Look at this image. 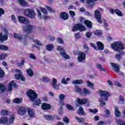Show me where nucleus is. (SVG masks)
Listing matches in <instances>:
<instances>
[{
	"instance_id": "obj_1",
	"label": "nucleus",
	"mask_w": 125,
	"mask_h": 125,
	"mask_svg": "<svg viewBox=\"0 0 125 125\" xmlns=\"http://www.w3.org/2000/svg\"><path fill=\"white\" fill-rule=\"evenodd\" d=\"M111 47L114 50V51H117L119 54H117L115 57L117 60H120L122 58L121 55H124L125 54V52L123 51L125 49V44L121 41H117L114 42L113 43H111Z\"/></svg>"
},
{
	"instance_id": "obj_2",
	"label": "nucleus",
	"mask_w": 125,
	"mask_h": 125,
	"mask_svg": "<svg viewBox=\"0 0 125 125\" xmlns=\"http://www.w3.org/2000/svg\"><path fill=\"white\" fill-rule=\"evenodd\" d=\"M26 94L30 101L33 102V106H38L39 107L42 104V100L40 99H38V94L34 90L30 89L27 91Z\"/></svg>"
},
{
	"instance_id": "obj_3",
	"label": "nucleus",
	"mask_w": 125,
	"mask_h": 125,
	"mask_svg": "<svg viewBox=\"0 0 125 125\" xmlns=\"http://www.w3.org/2000/svg\"><path fill=\"white\" fill-rule=\"evenodd\" d=\"M23 14L25 16H26V17H29L31 19L35 18V16H36V13H35L34 9L30 8L24 9L23 11Z\"/></svg>"
},
{
	"instance_id": "obj_4",
	"label": "nucleus",
	"mask_w": 125,
	"mask_h": 125,
	"mask_svg": "<svg viewBox=\"0 0 125 125\" xmlns=\"http://www.w3.org/2000/svg\"><path fill=\"white\" fill-rule=\"evenodd\" d=\"M75 90L76 92L77 93H80V95L82 96H83V95H85V94H90L91 92L90 91L87 90L86 88H84L83 89V91L82 90V88L79 87L78 85L75 86Z\"/></svg>"
},
{
	"instance_id": "obj_5",
	"label": "nucleus",
	"mask_w": 125,
	"mask_h": 125,
	"mask_svg": "<svg viewBox=\"0 0 125 125\" xmlns=\"http://www.w3.org/2000/svg\"><path fill=\"white\" fill-rule=\"evenodd\" d=\"M86 28L84 25H82V23H76L72 28V31L73 32H77V31H80V32H83V31H85Z\"/></svg>"
},
{
	"instance_id": "obj_6",
	"label": "nucleus",
	"mask_w": 125,
	"mask_h": 125,
	"mask_svg": "<svg viewBox=\"0 0 125 125\" xmlns=\"http://www.w3.org/2000/svg\"><path fill=\"white\" fill-rule=\"evenodd\" d=\"M99 93L101 98L103 100H104V101H108L109 96H110V93L105 90H99Z\"/></svg>"
},
{
	"instance_id": "obj_7",
	"label": "nucleus",
	"mask_w": 125,
	"mask_h": 125,
	"mask_svg": "<svg viewBox=\"0 0 125 125\" xmlns=\"http://www.w3.org/2000/svg\"><path fill=\"white\" fill-rule=\"evenodd\" d=\"M57 50L59 51H61L60 54H61V55L62 56V57H63V58H64V59H71V57L66 54L65 50L64 49V48H62L61 47V46H58L57 47Z\"/></svg>"
},
{
	"instance_id": "obj_8",
	"label": "nucleus",
	"mask_w": 125,
	"mask_h": 125,
	"mask_svg": "<svg viewBox=\"0 0 125 125\" xmlns=\"http://www.w3.org/2000/svg\"><path fill=\"white\" fill-rule=\"evenodd\" d=\"M33 29H34V27L31 24H27L22 26L23 32L26 33V34H31V33H33Z\"/></svg>"
},
{
	"instance_id": "obj_9",
	"label": "nucleus",
	"mask_w": 125,
	"mask_h": 125,
	"mask_svg": "<svg viewBox=\"0 0 125 125\" xmlns=\"http://www.w3.org/2000/svg\"><path fill=\"white\" fill-rule=\"evenodd\" d=\"M75 102L77 103L76 106L80 107L81 105H84L86 103H87V100L86 99H82L77 98L75 101Z\"/></svg>"
},
{
	"instance_id": "obj_10",
	"label": "nucleus",
	"mask_w": 125,
	"mask_h": 125,
	"mask_svg": "<svg viewBox=\"0 0 125 125\" xmlns=\"http://www.w3.org/2000/svg\"><path fill=\"white\" fill-rule=\"evenodd\" d=\"M77 54L78 55L77 57L78 62H83V60H85V57L86 56L85 53L80 51Z\"/></svg>"
},
{
	"instance_id": "obj_11",
	"label": "nucleus",
	"mask_w": 125,
	"mask_h": 125,
	"mask_svg": "<svg viewBox=\"0 0 125 125\" xmlns=\"http://www.w3.org/2000/svg\"><path fill=\"white\" fill-rule=\"evenodd\" d=\"M18 20L21 24H25V25H27V24L30 23L29 19L25 17L20 16L18 17Z\"/></svg>"
},
{
	"instance_id": "obj_12",
	"label": "nucleus",
	"mask_w": 125,
	"mask_h": 125,
	"mask_svg": "<svg viewBox=\"0 0 125 125\" xmlns=\"http://www.w3.org/2000/svg\"><path fill=\"white\" fill-rule=\"evenodd\" d=\"M95 17L99 24H102L103 21L101 19V14H100V12L98 10H95Z\"/></svg>"
},
{
	"instance_id": "obj_13",
	"label": "nucleus",
	"mask_w": 125,
	"mask_h": 125,
	"mask_svg": "<svg viewBox=\"0 0 125 125\" xmlns=\"http://www.w3.org/2000/svg\"><path fill=\"white\" fill-rule=\"evenodd\" d=\"M18 113L20 116H24V115H26V113H27V109L26 107L24 106H20L18 109Z\"/></svg>"
},
{
	"instance_id": "obj_14",
	"label": "nucleus",
	"mask_w": 125,
	"mask_h": 125,
	"mask_svg": "<svg viewBox=\"0 0 125 125\" xmlns=\"http://www.w3.org/2000/svg\"><path fill=\"white\" fill-rule=\"evenodd\" d=\"M12 86H14L15 88H17V84L15 83L14 81H12L11 82H10L8 85V91H12V90L13 89L12 88Z\"/></svg>"
},
{
	"instance_id": "obj_15",
	"label": "nucleus",
	"mask_w": 125,
	"mask_h": 125,
	"mask_svg": "<svg viewBox=\"0 0 125 125\" xmlns=\"http://www.w3.org/2000/svg\"><path fill=\"white\" fill-rule=\"evenodd\" d=\"M60 17L63 20H68L69 19V14L66 12H62L60 14Z\"/></svg>"
},
{
	"instance_id": "obj_16",
	"label": "nucleus",
	"mask_w": 125,
	"mask_h": 125,
	"mask_svg": "<svg viewBox=\"0 0 125 125\" xmlns=\"http://www.w3.org/2000/svg\"><path fill=\"white\" fill-rule=\"evenodd\" d=\"M41 108L42 110H49L51 109V105L49 104H47L45 103H43L42 104Z\"/></svg>"
},
{
	"instance_id": "obj_17",
	"label": "nucleus",
	"mask_w": 125,
	"mask_h": 125,
	"mask_svg": "<svg viewBox=\"0 0 125 125\" xmlns=\"http://www.w3.org/2000/svg\"><path fill=\"white\" fill-rule=\"evenodd\" d=\"M8 39V36L7 34H4L2 32H0V42H3L5 41Z\"/></svg>"
},
{
	"instance_id": "obj_18",
	"label": "nucleus",
	"mask_w": 125,
	"mask_h": 125,
	"mask_svg": "<svg viewBox=\"0 0 125 125\" xmlns=\"http://www.w3.org/2000/svg\"><path fill=\"white\" fill-rule=\"evenodd\" d=\"M64 99H65V95L61 94L59 96V102L60 105H64Z\"/></svg>"
},
{
	"instance_id": "obj_19",
	"label": "nucleus",
	"mask_w": 125,
	"mask_h": 125,
	"mask_svg": "<svg viewBox=\"0 0 125 125\" xmlns=\"http://www.w3.org/2000/svg\"><path fill=\"white\" fill-rule=\"evenodd\" d=\"M95 1H97V0H86V2L90 7H93L95 5Z\"/></svg>"
},
{
	"instance_id": "obj_20",
	"label": "nucleus",
	"mask_w": 125,
	"mask_h": 125,
	"mask_svg": "<svg viewBox=\"0 0 125 125\" xmlns=\"http://www.w3.org/2000/svg\"><path fill=\"white\" fill-rule=\"evenodd\" d=\"M114 110V114L116 117H117V118H120V117L122 116V114L121 113V111L119 110V107H118V106H115Z\"/></svg>"
},
{
	"instance_id": "obj_21",
	"label": "nucleus",
	"mask_w": 125,
	"mask_h": 125,
	"mask_svg": "<svg viewBox=\"0 0 125 125\" xmlns=\"http://www.w3.org/2000/svg\"><path fill=\"white\" fill-rule=\"evenodd\" d=\"M8 123V118L6 116L1 117L0 118V124H4Z\"/></svg>"
},
{
	"instance_id": "obj_22",
	"label": "nucleus",
	"mask_w": 125,
	"mask_h": 125,
	"mask_svg": "<svg viewBox=\"0 0 125 125\" xmlns=\"http://www.w3.org/2000/svg\"><path fill=\"white\" fill-rule=\"evenodd\" d=\"M84 23L85 25L87 28H89L90 29H92V22L88 20H85L84 21Z\"/></svg>"
},
{
	"instance_id": "obj_23",
	"label": "nucleus",
	"mask_w": 125,
	"mask_h": 125,
	"mask_svg": "<svg viewBox=\"0 0 125 125\" xmlns=\"http://www.w3.org/2000/svg\"><path fill=\"white\" fill-rule=\"evenodd\" d=\"M111 66L112 68L114 69V71L116 73H119V72H120V67H119V65H118L117 63L112 62Z\"/></svg>"
},
{
	"instance_id": "obj_24",
	"label": "nucleus",
	"mask_w": 125,
	"mask_h": 125,
	"mask_svg": "<svg viewBox=\"0 0 125 125\" xmlns=\"http://www.w3.org/2000/svg\"><path fill=\"white\" fill-rule=\"evenodd\" d=\"M78 115L80 116L82 115V116H85L86 114L84 113V110H83V108L82 106H80L78 109V111L77 112Z\"/></svg>"
},
{
	"instance_id": "obj_25",
	"label": "nucleus",
	"mask_w": 125,
	"mask_h": 125,
	"mask_svg": "<svg viewBox=\"0 0 125 125\" xmlns=\"http://www.w3.org/2000/svg\"><path fill=\"white\" fill-rule=\"evenodd\" d=\"M52 85L53 86V88L54 89H58L59 86L57 85V80L55 78L52 79Z\"/></svg>"
},
{
	"instance_id": "obj_26",
	"label": "nucleus",
	"mask_w": 125,
	"mask_h": 125,
	"mask_svg": "<svg viewBox=\"0 0 125 125\" xmlns=\"http://www.w3.org/2000/svg\"><path fill=\"white\" fill-rule=\"evenodd\" d=\"M28 114L30 118H35L36 114L31 108H28L27 110Z\"/></svg>"
},
{
	"instance_id": "obj_27",
	"label": "nucleus",
	"mask_w": 125,
	"mask_h": 125,
	"mask_svg": "<svg viewBox=\"0 0 125 125\" xmlns=\"http://www.w3.org/2000/svg\"><path fill=\"white\" fill-rule=\"evenodd\" d=\"M97 48L99 50H103L104 49V44H103V43L101 42H97Z\"/></svg>"
},
{
	"instance_id": "obj_28",
	"label": "nucleus",
	"mask_w": 125,
	"mask_h": 125,
	"mask_svg": "<svg viewBox=\"0 0 125 125\" xmlns=\"http://www.w3.org/2000/svg\"><path fill=\"white\" fill-rule=\"evenodd\" d=\"M72 83L73 84H83V81L82 79L74 80Z\"/></svg>"
},
{
	"instance_id": "obj_29",
	"label": "nucleus",
	"mask_w": 125,
	"mask_h": 125,
	"mask_svg": "<svg viewBox=\"0 0 125 125\" xmlns=\"http://www.w3.org/2000/svg\"><path fill=\"white\" fill-rule=\"evenodd\" d=\"M24 35H21L18 33H15L14 34V37L16 39H18V40H20V41H22L23 40V37H24Z\"/></svg>"
},
{
	"instance_id": "obj_30",
	"label": "nucleus",
	"mask_w": 125,
	"mask_h": 125,
	"mask_svg": "<svg viewBox=\"0 0 125 125\" xmlns=\"http://www.w3.org/2000/svg\"><path fill=\"white\" fill-rule=\"evenodd\" d=\"M46 48L48 51H52V49L54 48V46L52 44H48L46 46Z\"/></svg>"
},
{
	"instance_id": "obj_31",
	"label": "nucleus",
	"mask_w": 125,
	"mask_h": 125,
	"mask_svg": "<svg viewBox=\"0 0 125 125\" xmlns=\"http://www.w3.org/2000/svg\"><path fill=\"white\" fill-rule=\"evenodd\" d=\"M94 35H96V36H102L103 34V31L100 30H97L93 32Z\"/></svg>"
},
{
	"instance_id": "obj_32",
	"label": "nucleus",
	"mask_w": 125,
	"mask_h": 125,
	"mask_svg": "<svg viewBox=\"0 0 125 125\" xmlns=\"http://www.w3.org/2000/svg\"><path fill=\"white\" fill-rule=\"evenodd\" d=\"M21 6H27L28 3L25 0H18Z\"/></svg>"
},
{
	"instance_id": "obj_33",
	"label": "nucleus",
	"mask_w": 125,
	"mask_h": 125,
	"mask_svg": "<svg viewBox=\"0 0 125 125\" xmlns=\"http://www.w3.org/2000/svg\"><path fill=\"white\" fill-rule=\"evenodd\" d=\"M26 72H27L28 76H29V77H33V76H34V71H33V70H32V69H31V68L27 69Z\"/></svg>"
},
{
	"instance_id": "obj_34",
	"label": "nucleus",
	"mask_w": 125,
	"mask_h": 125,
	"mask_svg": "<svg viewBox=\"0 0 125 125\" xmlns=\"http://www.w3.org/2000/svg\"><path fill=\"white\" fill-rule=\"evenodd\" d=\"M0 50H2L3 51H7V50H8V46L0 44Z\"/></svg>"
},
{
	"instance_id": "obj_35",
	"label": "nucleus",
	"mask_w": 125,
	"mask_h": 125,
	"mask_svg": "<svg viewBox=\"0 0 125 125\" xmlns=\"http://www.w3.org/2000/svg\"><path fill=\"white\" fill-rule=\"evenodd\" d=\"M96 66L98 69L100 70V71L103 72H105L106 71V69H105V68H102V65L99 63H96Z\"/></svg>"
},
{
	"instance_id": "obj_36",
	"label": "nucleus",
	"mask_w": 125,
	"mask_h": 125,
	"mask_svg": "<svg viewBox=\"0 0 125 125\" xmlns=\"http://www.w3.org/2000/svg\"><path fill=\"white\" fill-rule=\"evenodd\" d=\"M5 76V73H4V71H3V70L1 68H0V79L4 78Z\"/></svg>"
},
{
	"instance_id": "obj_37",
	"label": "nucleus",
	"mask_w": 125,
	"mask_h": 125,
	"mask_svg": "<svg viewBox=\"0 0 125 125\" xmlns=\"http://www.w3.org/2000/svg\"><path fill=\"white\" fill-rule=\"evenodd\" d=\"M115 13L116 14H117V15H118V16H120V17L123 16V13L119 9H115Z\"/></svg>"
},
{
	"instance_id": "obj_38",
	"label": "nucleus",
	"mask_w": 125,
	"mask_h": 125,
	"mask_svg": "<svg viewBox=\"0 0 125 125\" xmlns=\"http://www.w3.org/2000/svg\"><path fill=\"white\" fill-rule=\"evenodd\" d=\"M86 83L89 87L92 89H94V85L92 83H91L90 81H86Z\"/></svg>"
},
{
	"instance_id": "obj_39",
	"label": "nucleus",
	"mask_w": 125,
	"mask_h": 125,
	"mask_svg": "<svg viewBox=\"0 0 125 125\" xmlns=\"http://www.w3.org/2000/svg\"><path fill=\"white\" fill-rule=\"evenodd\" d=\"M6 89V88L5 87V85H4L3 84L0 83V90H1L2 92H4Z\"/></svg>"
},
{
	"instance_id": "obj_40",
	"label": "nucleus",
	"mask_w": 125,
	"mask_h": 125,
	"mask_svg": "<svg viewBox=\"0 0 125 125\" xmlns=\"http://www.w3.org/2000/svg\"><path fill=\"white\" fill-rule=\"evenodd\" d=\"M45 118L47 121H53L54 118L50 115H45Z\"/></svg>"
},
{
	"instance_id": "obj_41",
	"label": "nucleus",
	"mask_w": 125,
	"mask_h": 125,
	"mask_svg": "<svg viewBox=\"0 0 125 125\" xmlns=\"http://www.w3.org/2000/svg\"><path fill=\"white\" fill-rule=\"evenodd\" d=\"M33 42H34V43H36V44H37V45H39V46H42V42H41V41L38 40L37 39L36 40H34V41H33Z\"/></svg>"
},
{
	"instance_id": "obj_42",
	"label": "nucleus",
	"mask_w": 125,
	"mask_h": 125,
	"mask_svg": "<svg viewBox=\"0 0 125 125\" xmlns=\"http://www.w3.org/2000/svg\"><path fill=\"white\" fill-rule=\"evenodd\" d=\"M89 112L90 113H93V114H96V113H98V109L94 108V109H93L92 108H90L89 109Z\"/></svg>"
},
{
	"instance_id": "obj_43",
	"label": "nucleus",
	"mask_w": 125,
	"mask_h": 125,
	"mask_svg": "<svg viewBox=\"0 0 125 125\" xmlns=\"http://www.w3.org/2000/svg\"><path fill=\"white\" fill-rule=\"evenodd\" d=\"M22 73L16 74L15 75L16 80L18 81H20V79H21V77L22 76Z\"/></svg>"
},
{
	"instance_id": "obj_44",
	"label": "nucleus",
	"mask_w": 125,
	"mask_h": 125,
	"mask_svg": "<svg viewBox=\"0 0 125 125\" xmlns=\"http://www.w3.org/2000/svg\"><path fill=\"white\" fill-rule=\"evenodd\" d=\"M21 102V100L18 98H17L13 100V103H16V104H20Z\"/></svg>"
},
{
	"instance_id": "obj_45",
	"label": "nucleus",
	"mask_w": 125,
	"mask_h": 125,
	"mask_svg": "<svg viewBox=\"0 0 125 125\" xmlns=\"http://www.w3.org/2000/svg\"><path fill=\"white\" fill-rule=\"evenodd\" d=\"M75 119L77 120L79 122V123H83V121H84V119L83 118H79L77 116H75Z\"/></svg>"
},
{
	"instance_id": "obj_46",
	"label": "nucleus",
	"mask_w": 125,
	"mask_h": 125,
	"mask_svg": "<svg viewBox=\"0 0 125 125\" xmlns=\"http://www.w3.org/2000/svg\"><path fill=\"white\" fill-rule=\"evenodd\" d=\"M1 115L2 116H7V115H8V111L5 110H1Z\"/></svg>"
},
{
	"instance_id": "obj_47",
	"label": "nucleus",
	"mask_w": 125,
	"mask_h": 125,
	"mask_svg": "<svg viewBox=\"0 0 125 125\" xmlns=\"http://www.w3.org/2000/svg\"><path fill=\"white\" fill-rule=\"evenodd\" d=\"M46 8L47 10H48L49 11H50V12H52V13H54L55 12V11H54V10H53V9H52L49 6H46Z\"/></svg>"
},
{
	"instance_id": "obj_48",
	"label": "nucleus",
	"mask_w": 125,
	"mask_h": 125,
	"mask_svg": "<svg viewBox=\"0 0 125 125\" xmlns=\"http://www.w3.org/2000/svg\"><path fill=\"white\" fill-rule=\"evenodd\" d=\"M7 56H8L7 54L3 53L0 55V60H3L4 58H5V57H7Z\"/></svg>"
},
{
	"instance_id": "obj_49",
	"label": "nucleus",
	"mask_w": 125,
	"mask_h": 125,
	"mask_svg": "<svg viewBox=\"0 0 125 125\" xmlns=\"http://www.w3.org/2000/svg\"><path fill=\"white\" fill-rule=\"evenodd\" d=\"M63 122L66 124H69L70 123V120L67 117H63L62 119Z\"/></svg>"
},
{
	"instance_id": "obj_50",
	"label": "nucleus",
	"mask_w": 125,
	"mask_h": 125,
	"mask_svg": "<svg viewBox=\"0 0 125 125\" xmlns=\"http://www.w3.org/2000/svg\"><path fill=\"white\" fill-rule=\"evenodd\" d=\"M66 107L68 110H74V107H73V106H72V105H70L69 104H66Z\"/></svg>"
},
{
	"instance_id": "obj_51",
	"label": "nucleus",
	"mask_w": 125,
	"mask_h": 125,
	"mask_svg": "<svg viewBox=\"0 0 125 125\" xmlns=\"http://www.w3.org/2000/svg\"><path fill=\"white\" fill-rule=\"evenodd\" d=\"M29 58H30V59H32V60H36L37 59V58H36V56H35V54L33 53L30 54Z\"/></svg>"
},
{
	"instance_id": "obj_52",
	"label": "nucleus",
	"mask_w": 125,
	"mask_h": 125,
	"mask_svg": "<svg viewBox=\"0 0 125 125\" xmlns=\"http://www.w3.org/2000/svg\"><path fill=\"white\" fill-rule=\"evenodd\" d=\"M119 100L122 102V104H125V99H124V97L122 95L119 96Z\"/></svg>"
},
{
	"instance_id": "obj_53",
	"label": "nucleus",
	"mask_w": 125,
	"mask_h": 125,
	"mask_svg": "<svg viewBox=\"0 0 125 125\" xmlns=\"http://www.w3.org/2000/svg\"><path fill=\"white\" fill-rule=\"evenodd\" d=\"M100 102L101 106H105V105H106V103L104 101V100H103L102 99L100 100Z\"/></svg>"
},
{
	"instance_id": "obj_54",
	"label": "nucleus",
	"mask_w": 125,
	"mask_h": 125,
	"mask_svg": "<svg viewBox=\"0 0 125 125\" xmlns=\"http://www.w3.org/2000/svg\"><path fill=\"white\" fill-rule=\"evenodd\" d=\"M14 120H15V118L13 116L10 117L9 118V123L10 124H13L14 123Z\"/></svg>"
},
{
	"instance_id": "obj_55",
	"label": "nucleus",
	"mask_w": 125,
	"mask_h": 125,
	"mask_svg": "<svg viewBox=\"0 0 125 125\" xmlns=\"http://www.w3.org/2000/svg\"><path fill=\"white\" fill-rule=\"evenodd\" d=\"M92 36V32L89 31L86 33V37L87 38H90Z\"/></svg>"
},
{
	"instance_id": "obj_56",
	"label": "nucleus",
	"mask_w": 125,
	"mask_h": 125,
	"mask_svg": "<svg viewBox=\"0 0 125 125\" xmlns=\"http://www.w3.org/2000/svg\"><path fill=\"white\" fill-rule=\"evenodd\" d=\"M75 38L76 40H80L81 38V35H80V33H77L75 34Z\"/></svg>"
},
{
	"instance_id": "obj_57",
	"label": "nucleus",
	"mask_w": 125,
	"mask_h": 125,
	"mask_svg": "<svg viewBox=\"0 0 125 125\" xmlns=\"http://www.w3.org/2000/svg\"><path fill=\"white\" fill-rule=\"evenodd\" d=\"M117 123L119 125H123L124 124H125V122L121 119L118 120Z\"/></svg>"
},
{
	"instance_id": "obj_58",
	"label": "nucleus",
	"mask_w": 125,
	"mask_h": 125,
	"mask_svg": "<svg viewBox=\"0 0 125 125\" xmlns=\"http://www.w3.org/2000/svg\"><path fill=\"white\" fill-rule=\"evenodd\" d=\"M57 42H59V43H63L64 42L63 41V40H62L60 38H58L57 39Z\"/></svg>"
},
{
	"instance_id": "obj_59",
	"label": "nucleus",
	"mask_w": 125,
	"mask_h": 125,
	"mask_svg": "<svg viewBox=\"0 0 125 125\" xmlns=\"http://www.w3.org/2000/svg\"><path fill=\"white\" fill-rule=\"evenodd\" d=\"M90 45H91V46H92V47L94 48V49H95V50H98V48L97 47V46L96 45H95V44L94 43H91L90 44Z\"/></svg>"
},
{
	"instance_id": "obj_60",
	"label": "nucleus",
	"mask_w": 125,
	"mask_h": 125,
	"mask_svg": "<svg viewBox=\"0 0 125 125\" xmlns=\"http://www.w3.org/2000/svg\"><path fill=\"white\" fill-rule=\"evenodd\" d=\"M69 14L71 15L72 17H75V15H76V13L73 11H69Z\"/></svg>"
},
{
	"instance_id": "obj_61",
	"label": "nucleus",
	"mask_w": 125,
	"mask_h": 125,
	"mask_svg": "<svg viewBox=\"0 0 125 125\" xmlns=\"http://www.w3.org/2000/svg\"><path fill=\"white\" fill-rule=\"evenodd\" d=\"M11 18L15 23H16V22H17V20H16V17L14 15H12L11 16Z\"/></svg>"
},
{
	"instance_id": "obj_62",
	"label": "nucleus",
	"mask_w": 125,
	"mask_h": 125,
	"mask_svg": "<svg viewBox=\"0 0 125 125\" xmlns=\"http://www.w3.org/2000/svg\"><path fill=\"white\" fill-rule=\"evenodd\" d=\"M104 28H105L106 29H107V27H109V25L108 24V23H107V22H106L105 20L104 21Z\"/></svg>"
},
{
	"instance_id": "obj_63",
	"label": "nucleus",
	"mask_w": 125,
	"mask_h": 125,
	"mask_svg": "<svg viewBox=\"0 0 125 125\" xmlns=\"http://www.w3.org/2000/svg\"><path fill=\"white\" fill-rule=\"evenodd\" d=\"M41 10L43 13H46L47 12V11H46V9L44 8L41 7Z\"/></svg>"
},
{
	"instance_id": "obj_64",
	"label": "nucleus",
	"mask_w": 125,
	"mask_h": 125,
	"mask_svg": "<svg viewBox=\"0 0 125 125\" xmlns=\"http://www.w3.org/2000/svg\"><path fill=\"white\" fill-rule=\"evenodd\" d=\"M42 82H48V79L47 77H43L42 78Z\"/></svg>"
}]
</instances>
